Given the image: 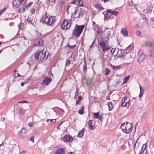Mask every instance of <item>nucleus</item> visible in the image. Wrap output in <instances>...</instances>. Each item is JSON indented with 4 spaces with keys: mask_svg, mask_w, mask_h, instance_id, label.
<instances>
[{
    "mask_svg": "<svg viewBox=\"0 0 154 154\" xmlns=\"http://www.w3.org/2000/svg\"><path fill=\"white\" fill-rule=\"evenodd\" d=\"M25 8L24 6L23 7L20 8L18 10L19 12L21 13L24 12L25 11Z\"/></svg>",
    "mask_w": 154,
    "mask_h": 154,
    "instance_id": "7c9ffc66",
    "label": "nucleus"
},
{
    "mask_svg": "<svg viewBox=\"0 0 154 154\" xmlns=\"http://www.w3.org/2000/svg\"><path fill=\"white\" fill-rule=\"evenodd\" d=\"M92 82V80L91 79H88V83H87V85H90Z\"/></svg>",
    "mask_w": 154,
    "mask_h": 154,
    "instance_id": "ea45409f",
    "label": "nucleus"
},
{
    "mask_svg": "<svg viewBox=\"0 0 154 154\" xmlns=\"http://www.w3.org/2000/svg\"><path fill=\"white\" fill-rule=\"evenodd\" d=\"M79 94V91L78 88H77L75 93V96H78Z\"/></svg>",
    "mask_w": 154,
    "mask_h": 154,
    "instance_id": "49530a36",
    "label": "nucleus"
},
{
    "mask_svg": "<svg viewBox=\"0 0 154 154\" xmlns=\"http://www.w3.org/2000/svg\"><path fill=\"white\" fill-rule=\"evenodd\" d=\"M94 117L95 119H97L99 118V113L98 112L94 113Z\"/></svg>",
    "mask_w": 154,
    "mask_h": 154,
    "instance_id": "cd10ccee",
    "label": "nucleus"
},
{
    "mask_svg": "<svg viewBox=\"0 0 154 154\" xmlns=\"http://www.w3.org/2000/svg\"><path fill=\"white\" fill-rule=\"evenodd\" d=\"M46 52H43V50H38L34 55L35 59L37 60L40 59V60L45 61L47 59L48 57V54L46 56Z\"/></svg>",
    "mask_w": 154,
    "mask_h": 154,
    "instance_id": "f257e3e1",
    "label": "nucleus"
},
{
    "mask_svg": "<svg viewBox=\"0 0 154 154\" xmlns=\"http://www.w3.org/2000/svg\"><path fill=\"white\" fill-rule=\"evenodd\" d=\"M130 77V76H126L124 78V79L123 80V84H125L127 82L128 80L129 79Z\"/></svg>",
    "mask_w": 154,
    "mask_h": 154,
    "instance_id": "bb28decb",
    "label": "nucleus"
},
{
    "mask_svg": "<svg viewBox=\"0 0 154 154\" xmlns=\"http://www.w3.org/2000/svg\"><path fill=\"white\" fill-rule=\"evenodd\" d=\"M78 13V14H77V15H76L77 17H76V18H79L80 17H82L83 15L84 14V12L82 9L81 8H80L79 7Z\"/></svg>",
    "mask_w": 154,
    "mask_h": 154,
    "instance_id": "f3484780",
    "label": "nucleus"
},
{
    "mask_svg": "<svg viewBox=\"0 0 154 154\" xmlns=\"http://www.w3.org/2000/svg\"><path fill=\"white\" fill-rule=\"evenodd\" d=\"M95 39H94L93 42H92V44L91 45V46H90V48H91L93 45L95 43Z\"/></svg>",
    "mask_w": 154,
    "mask_h": 154,
    "instance_id": "69168bd1",
    "label": "nucleus"
},
{
    "mask_svg": "<svg viewBox=\"0 0 154 154\" xmlns=\"http://www.w3.org/2000/svg\"><path fill=\"white\" fill-rule=\"evenodd\" d=\"M46 13H45V15H42L41 17L40 20V22L42 23H45L46 20H47V16H46Z\"/></svg>",
    "mask_w": 154,
    "mask_h": 154,
    "instance_id": "dca6fc26",
    "label": "nucleus"
},
{
    "mask_svg": "<svg viewBox=\"0 0 154 154\" xmlns=\"http://www.w3.org/2000/svg\"><path fill=\"white\" fill-rule=\"evenodd\" d=\"M79 7L78 6H77L76 7L74 8V9H75V11L72 13V15L71 17L72 18H73L74 19L77 18H76V17H77L76 14H77L78 13V11H79Z\"/></svg>",
    "mask_w": 154,
    "mask_h": 154,
    "instance_id": "4468645a",
    "label": "nucleus"
},
{
    "mask_svg": "<svg viewBox=\"0 0 154 154\" xmlns=\"http://www.w3.org/2000/svg\"><path fill=\"white\" fill-rule=\"evenodd\" d=\"M71 62L70 60H67L66 61V63H65V66L66 67L67 66H68V65H69Z\"/></svg>",
    "mask_w": 154,
    "mask_h": 154,
    "instance_id": "c9c22d12",
    "label": "nucleus"
},
{
    "mask_svg": "<svg viewBox=\"0 0 154 154\" xmlns=\"http://www.w3.org/2000/svg\"><path fill=\"white\" fill-rule=\"evenodd\" d=\"M84 132L85 131L84 128H83L81 131H79L78 133V135L77 136L78 137L80 138L82 137L84 134Z\"/></svg>",
    "mask_w": 154,
    "mask_h": 154,
    "instance_id": "6ab92c4d",
    "label": "nucleus"
},
{
    "mask_svg": "<svg viewBox=\"0 0 154 154\" xmlns=\"http://www.w3.org/2000/svg\"><path fill=\"white\" fill-rule=\"evenodd\" d=\"M18 103H28V102H27V101H26L23 100V101H21L19 102Z\"/></svg>",
    "mask_w": 154,
    "mask_h": 154,
    "instance_id": "864d4df0",
    "label": "nucleus"
},
{
    "mask_svg": "<svg viewBox=\"0 0 154 154\" xmlns=\"http://www.w3.org/2000/svg\"><path fill=\"white\" fill-rule=\"evenodd\" d=\"M116 49V48H112V49L111 52L112 54H113L115 52Z\"/></svg>",
    "mask_w": 154,
    "mask_h": 154,
    "instance_id": "3c124183",
    "label": "nucleus"
},
{
    "mask_svg": "<svg viewBox=\"0 0 154 154\" xmlns=\"http://www.w3.org/2000/svg\"><path fill=\"white\" fill-rule=\"evenodd\" d=\"M82 100V97L81 96H79L78 100Z\"/></svg>",
    "mask_w": 154,
    "mask_h": 154,
    "instance_id": "774afa93",
    "label": "nucleus"
},
{
    "mask_svg": "<svg viewBox=\"0 0 154 154\" xmlns=\"http://www.w3.org/2000/svg\"><path fill=\"white\" fill-rule=\"evenodd\" d=\"M13 5L14 7L16 8H18L22 4L18 0H15L12 2Z\"/></svg>",
    "mask_w": 154,
    "mask_h": 154,
    "instance_id": "2eb2a0df",
    "label": "nucleus"
},
{
    "mask_svg": "<svg viewBox=\"0 0 154 154\" xmlns=\"http://www.w3.org/2000/svg\"><path fill=\"white\" fill-rule=\"evenodd\" d=\"M55 17L50 16L49 17H47V20L45 22L47 25L50 26L55 21Z\"/></svg>",
    "mask_w": 154,
    "mask_h": 154,
    "instance_id": "6e6552de",
    "label": "nucleus"
},
{
    "mask_svg": "<svg viewBox=\"0 0 154 154\" xmlns=\"http://www.w3.org/2000/svg\"><path fill=\"white\" fill-rule=\"evenodd\" d=\"M122 66L119 65L118 66H116V69L117 70L118 69H119Z\"/></svg>",
    "mask_w": 154,
    "mask_h": 154,
    "instance_id": "052dcab7",
    "label": "nucleus"
},
{
    "mask_svg": "<svg viewBox=\"0 0 154 154\" xmlns=\"http://www.w3.org/2000/svg\"><path fill=\"white\" fill-rule=\"evenodd\" d=\"M49 121H50V123H51L52 122H53V123H54L56 122V119H48L47 120V122L48 123H49Z\"/></svg>",
    "mask_w": 154,
    "mask_h": 154,
    "instance_id": "72a5a7b5",
    "label": "nucleus"
},
{
    "mask_svg": "<svg viewBox=\"0 0 154 154\" xmlns=\"http://www.w3.org/2000/svg\"><path fill=\"white\" fill-rule=\"evenodd\" d=\"M110 48V47L108 46H105L104 47L103 49H102L103 51V52H104L105 51H106L109 50Z\"/></svg>",
    "mask_w": 154,
    "mask_h": 154,
    "instance_id": "c756f323",
    "label": "nucleus"
},
{
    "mask_svg": "<svg viewBox=\"0 0 154 154\" xmlns=\"http://www.w3.org/2000/svg\"><path fill=\"white\" fill-rule=\"evenodd\" d=\"M126 99H127V97L125 98V97H124L123 98L122 101V103H124L125 102Z\"/></svg>",
    "mask_w": 154,
    "mask_h": 154,
    "instance_id": "de8ad7c7",
    "label": "nucleus"
},
{
    "mask_svg": "<svg viewBox=\"0 0 154 154\" xmlns=\"http://www.w3.org/2000/svg\"><path fill=\"white\" fill-rule=\"evenodd\" d=\"M122 106L126 107L128 106L127 103L126 102L124 103H122Z\"/></svg>",
    "mask_w": 154,
    "mask_h": 154,
    "instance_id": "603ef678",
    "label": "nucleus"
},
{
    "mask_svg": "<svg viewBox=\"0 0 154 154\" xmlns=\"http://www.w3.org/2000/svg\"><path fill=\"white\" fill-rule=\"evenodd\" d=\"M20 114H23L24 113V112L23 111L22 109H19L18 110Z\"/></svg>",
    "mask_w": 154,
    "mask_h": 154,
    "instance_id": "09e8293b",
    "label": "nucleus"
},
{
    "mask_svg": "<svg viewBox=\"0 0 154 154\" xmlns=\"http://www.w3.org/2000/svg\"><path fill=\"white\" fill-rule=\"evenodd\" d=\"M55 154H65L64 150L62 148H59L56 151Z\"/></svg>",
    "mask_w": 154,
    "mask_h": 154,
    "instance_id": "a211bd4d",
    "label": "nucleus"
},
{
    "mask_svg": "<svg viewBox=\"0 0 154 154\" xmlns=\"http://www.w3.org/2000/svg\"><path fill=\"white\" fill-rule=\"evenodd\" d=\"M5 8H4L0 10V16L5 11Z\"/></svg>",
    "mask_w": 154,
    "mask_h": 154,
    "instance_id": "e433bc0d",
    "label": "nucleus"
},
{
    "mask_svg": "<svg viewBox=\"0 0 154 154\" xmlns=\"http://www.w3.org/2000/svg\"><path fill=\"white\" fill-rule=\"evenodd\" d=\"M121 32L124 36H128V32L125 29L122 28L121 30Z\"/></svg>",
    "mask_w": 154,
    "mask_h": 154,
    "instance_id": "aec40b11",
    "label": "nucleus"
},
{
    "mask_svg": "<svg viewBox=\"0 0 154 154\" xmlns=\"http://www.w3.org/2000/svg\"><path fill=\"white\" fill-rule=\"evenodd\" d=\"M145 59V56L143 51H140L137 57V60L139 63H141Z\"/></svg>",
    "mask_w": 154,
    "mask_h": 154,
    "instance_id": "423d86ee",
    "label": "nucleus"
},
{
    "mask_svg": "<svg viewBox=\"0 0 154 154\" xmlns=\"http://www.w3.org/2000/svg\"><path fill=\"white\" fill-rule=\"evenodd\" d=\"M146 114H147V112H144L143 114V115L142 116V118L143 119H145L146 118Z\"/></svg>",
    "mask_w": 154,
    "mask_h": 154,
    "instance_id": "a19ab883",
    "label": "nucleus"
},
{
    "mask_svg": "<svg viewBox=\"0 0 154 154\" xmlns=\"http://www.w3.org/2000/svg\"><path fill=\"white\" fill-rule=\"evenodd\" d=\"M148 43H149L146 42H145V45L146 46H148Z\"/></svg>",
    "mask_w": 154,
    "mask_h": 154,
    "instance_id": "0e129e2a",
    "label": "nucleus"
},
{
    "mask_svg": "<svg viewBox=\"0 0 154 154\" xmlns=\"http://www.w3.org/2000/svg\"><path fill=\"white\" fill-rule=\"evenodd\" d=\"M132 127V125L131 123L128 122H127L126 124L124 123L122 124L121 126V128L122 131L126 134H129L131 132Z\"/></svg>",
    "mask_w": 154,
    "mask_h": 154,
    "instance_id": "7ed1b4c3",
    "label": "nucleus"
},
{
    "mask_svg": "<svg viewBox=\"0 0 154 154\" xmlns=\"http://www.w3.org/2000/svg\"><path fill=\"white\" fill-rule=\"evenodd\" d=\"M32 3L33 2H31L30 3H28L26 5H25L24 6V7L25 8H27V9H28Z\"/></svg>",
    "mask_w": 154,
    "mask_h": 154,
    "instance_id": "2f4dec72",
    "label": "nucleus"
},
{
    "mask_svg": "<svg viewBox=\"0 0 154 154\" xmlns=\"http://www.w3.org/2000/svg\"><path fill=\"white\" fill-rule=\"evenodd\" d=\"M105 72H106L105 74L106 75H108L110 73V71L109 68H106L105 69Z\"/></svg>",
    "mask_w": 154,
    "mask_h": 154,
    "instance_id": "c85d7f7f",
    "label": "nucleus"
},
{
    "mask_svg": "<svg viewBox=\"0 0 154 154\" xmlns=\"http://www.w3.org/2000/svg\"><path fill=\"white\" fill-rule=\"evenodd\" d=\"M68 46H69V48L70 49H73L75 47V45L71 46L69 44H68Z\"/></svg>",
    "mask_w": 154,
    "mask_h": 154,
    "instance_id": "79ce46f5",
    "label": "nucleus"
},
{
    "mask_svg": "<svg viewBox=\"0 0 154 154\" xmlns=\"http://www.w3.org/2000/svg\"><path fill=\"white\" fill-rule=\"evenodd\" d=\"M116 50L117 53L116 55H118V57H122L123 59H127L128 58L126 57L130 56V53H125V55H124L125 51L121 49L117 48Z\"/></svg>",
    "mask_w": 154,
    "mask_h": 154,
    "instance_id": "20e7f679",
    "label": "nucleus"
},
{
    "mask_svg": "<svg viewBox=\"0 0 154 154\" xmlns=\"http://www.w3.org/2000/svg\"><path fill=\"white\" fill-rule=\"evenodd\" d=\"M71 20H64L61 25V28L62 29L66 30L69 29L71 25Z\"/></svg>",
    "mask_w": 154,
    "mask_h": 154,
    "instance_id": "39448f33",
    "label": "nucleus"
},
{
    "mask_svg": "<svg viewBox=\"0 0 154 154\" xmlns=\"http://www.w3.org/2000/svg\"><path fill=\"white\" fill-rule=\"evenodd\" d=\"M42 41V40H40L38 42H35V45H40V46L42 45L41 44H40V43Z\"/></svg>",
    "mask_w": 154,
    "mask_h": 154,
    "instance_id": "4c0bfd02",
    "label": "nucleus"
},
{
    "mask_svg": "<svg viewBox=\"0 0 154 154\" xmlns=\"http://www.w3.org/2000/svg\"><path fill=\"white\" fill-rule=\"evenodd\" d=\"M108 13H109L111 14L114 15L115 16L119 14V12L116 11H111L108 9L106 12H105L103 13L104 15H105V20H106L108 17H109V16L107 14Z\"/></svg>",
    "mask_w": 154,
    "mask_h": 154,
    "instance_id": "1a4fd4ad",
    "label": "nucleus"
},
{
    "mask_svg": "<svg viewBox=\"0 0 154 154\" xmlns=\"http://www.w3.org/2000/svg\"><path fill=\"white\" fill-rule=\"evenodd\" d=\"M78 6H83V1L82 0H77V4Z\"/></svg>",
    "mask_w": 154,
    "mask_h": 154,
    "instance_id": "4be33fe9",
    "label": "nucleus"
},
{
    "mask_svg": "<svg viewBox=\"0 0 154 154\" xmlns=\"http://www.w3.org/2000/svg\"><path fill=\"white\" fill-rule=\"evenodd\" d=\"M25 22L26 24H29L33 26L35 24V19L34 17H28L27 19H25Z\"/></svg>",
    "mask_w": 154,
    "mask_h": 154,
    "instance_id": "0eeeda50",
    "label": "nucleus"
},
{
    "mask_svg": "<svg viewBox=\"0 0 154 154\" xmlns=\"http://www.w3.org/2000/svg\"><path fill=\"white\" fill-rule=\"evenodd\" d=\"M144 91L143 90H141H141H140V93L139 95V97L140 98L142 96L143 94L144 93Z\"/></svg>",
    "mask_w": 154,
    "mask_h": 154,
    "instance_id": "473e14b6",
    "label": "nucleus"
},
{
    "mask_svg": "<svg viewBox=\"0 0 154 154\" xmlns=\"http://www.w3.org/2000/svg\"><path fill=\"white\" fill-rule=\"evenodd\" d=\"M28 125L30 127H32L33 126V124H32V123L31 122H29L28 123Z\"/></svg>",
    "mask_w": 154,
    "mask_h": 154,
    "instance_id": "bf43d9fd",
    "label": "nucleus"
},
{
    "mask_svg": "<svg viewBox=\"0 0 154 154\" xmlns=\"http://www.w3.org/2000/svg\"><path fill=\"white\" fill-rule=\"evenodd\" d=\"M77 0H74L72 1L71 3V4H74L75 5L77 4Z\"/></svg>",
    "mask_w": 154,
    "mask_h": 154,
    "instance_id": "5fc2aeb1",
    "label": "nucleus"
},
{
    "mask_svg": "<svg viewBox=\"0 0 154 154\" xmlns=\"http://www.w3.org/2000/svg\"><path fill=\"white\" fill-rule=\"evenodd\" d=\"M35 9L34 8H32L30 10V13L32 14H33L35 12Z\"/></svg>",
    "mask_w": 154,
    "mask_h": 154,
    "instance_id": "8fccbe9b",
    "label": "nucleus"
},
{
    "mask_svg": "<svg viewBox=\"0 0 154 154\" xmlns=\"http://www.w3.org/2000/svg\"><path fill=\"white\" fill-rule=\"evenodd\" d=\"M136 34L138 36H140L141 35V32L139 31H137L136 32Z\"/></svg>",
    "mask_w": 154,
    "mask_h": 154,
    "instance_id": "f704fd0d",
    "label": "nucleus"
},
{
    "mask_svg": "<svg viewBox=\"0 0 154 154\" xmlns=\"http://www.w3.org/2000/svg\"><path fill=\"white\" fill-rule=\"evenodd\" d=\"M107 105L109 107V111L111 110L112 109V102H110L107 103Z\"/></svg>",
    "mask_w": 154,
    "mask_h": 154,
    "instance_id": "b1692460",
    "label": "nucleus"
},
{
    "mask_svg": "<svg viewBox=\"0 0 154 154\" xmlns=\"http://www.w3.org/2000/svg\"><path fill=\"white\" fill-rule=\"evenodd\" d=\"M89 129L90 130H94L95 128V127L94 125H91L89 127Z\"/></svg>",
    "mask_w": 154,
    "mask_h": 154,
    "instance_id": "58836bf2",
    "label": "nucleus"
},
{
    "mask_svg": "<svg viewBox=\"0 0 154 154\" xmlns=\"http://www.w3.org/2000/svg\"><path fill=\"white\" fill-rule=\"evenodd\" d=\"M128 144L129 146V147H130L131 145V143H133V141L132 140H131L130 141H129L128 142Z\"/></svg>",
    "mask_w": 154,
    "mask_h": 154,
    "instance_id": "37998d69",
    "label": "nucleus"
},
{
    "mask_svg": "<svg viewBox=\"0 0 154 154\" xmlns=\"http://www.w3.org/2000/svg\"><path fill=\"white\" fill-rule=\"evenodd\" d=\"M13 74V76H14V78H16L17 77L16 73L15 72H14Z\"/></svg>",
    "mask_w": 154,
    "mask_h": 154,
    "instance_id": "680f3d73",
    "label": "nucleus"
},
{
    "mask_svg": "<svg viewBox=\"0 0 154 154\" xmlns=\"http://www.w3.org/2000/svg\"><path fill=\"white\" fill-rule=\"evenodd\" d=\"M84 107L83 106H82L79 110L78 112L79 114L82 115L84 113Z\"/></svg>",
    "mask_w": 154,
    "mask_h": 154,
    "instance_id": "a878e982",
    "label": "nucleus"
},
{
    "mask_svg": "<svg viewBox=\"0 0 154 154\" xmlns=\"http://www.w3.org/2000/svg\"><path fill=\"white\" fill-rule=\"evenodd\" d=\"M27 132V130L24 128H22L20 132L18 133V135L20 138H22L26 136Z\"/></svg>",
    "mask_w": 154,
    "mask_h": 154,
    "instance_id": "9b49d317",
    "label": "nucleus"
},
{
    "mask_svg": "<svg viewBox=\"0 0 154 154\" xmlns=\"http://www.w3.org/2000/svg\"><path fill=\"white\" fill-rule=\"evenodd\" d=\"M92 120H89L88 122V127L92 125Z\"/></svg>",
    "mask_w": 154,
    "mask_h": 154,
    "instance_id": "a18cd8bd",
    "label": "nucleus"
},
{
    "mask_svg": "<svg viewBox=\"0 0 154 154\" xmlns=\"http://www.w3.org/2000/svg\"><path fill=\"white\" fill-rule=\"evenodd\" d=\"M95 7L98 9H102V10L104 9L103 8L102 6L99 4H96L95 5Z\"/></svg>",
    "mask_w": 154,
    "mask_h": 154,
    "instance_id": "393cba45",
    "label": "nucleus"
},
{
    "mask_svg": "<svg viewBox=\"0 0 154 154\" xmlns=\"http://www.w3.org/2000/svg\"><path fill=\"white\" fill-rule=\"evenodd\" d=\"M34 137H31L30 139V140L32 142L34 143Z\"/></svg>",
    "mask_w": 154,
    "mask_h": 154,
    "instance_id": "e2e57ef3",
    "label": "nucleus"
},
{
    "mask_svg": "<svg viewBox=\"0 0 154 154\" xmlns=\"http://www.w3.org/2000/svg\"><path fill=\"white\" fill-rule=\"evenodd\" d=\"M73 140L72 137L66 135L64 136L63 138V140L65 142H69L70 141H72Z\"/></svg>",
    "mask_w": 154,
    "mask_h": 154,
    "instance_id": "ddd939ff",
    "label": "nucleus"
},
{
    "mask_svg": "<svg viewBox=\"0 0 154 154\" xmlns=\"http://www.w3.org/2000/svg\"><path fill=\"white\" fill-rule=\"evenodd\" d=\"M51 81V78H48V77H45L41 83V85L42 86H47L49 85Z\"/></svg>",
    "mask_w": 154,
    "mask_h": 154,
    "instance_id": "9d476101",
    "label": "nucleus"
},
{
    "mask_svg": "<svg viewBox=\"0 0 154 154\" xmlns=\"http://www.w3.org/2000/svg\"><path fill=\"white\" fill-rule=\"evenodd\" d=\"M147 146V143L143 144L141 147V149L140 151L139 154H146L147 151V149H146Z\"/></svg>",
    "mask_w": 154,
    "mask_h": 154,
    "instance_id": "f8f14e48",
    "label": "nucleus"
},
{
    "mask_svg": "<svg viewBox=\"0 0 154 154\" xmlns=\"http://www.w3.org/2000/svg\"><path fill=\"white\" fill-rule=\"evenodd\" d=\"M99 45L101 46L102 49L106 46V43L103 40H101L99 42Z\"/></svg>",
    "mask_w": 154,
    "mask_h": 154,
    "instance_id": "412c9836",
    "label": "nucleus"
},
{
    "mask_svg": "<svg viewBox=\"0 0 154 154\" xmlns=\"http://www.w3.org/2000/svg\"><path fill=\"white\" fill-rule=\"evenodd\" d=\"M153 45V44L152 42H149L148 47H150Z\"/></svg>",
    "mask_w": 154,
    "mask_h": 154,
    "instance_id": "13d9d810",
    "label": "nucleus"
},
{
    "mask_svg": "<svg viewBox=\"0 0 154 154\" xmlns=\"http://www.w3.org/2000/svg\"><path fill=\"white\" fill-rule=\"evenodd\" d=\"M142 18L143 20L145 19L146 20V21H145V22H147V18L145 16L143 17Z\"/></svg>",
    "mask_w": 154,
    "mask_h": 154,
    "instance_id": "338daca9",
    "label": "nucleus"
},
{
    "mask_svg": "<svg viewBox=\"0 0 154 154\" xmlns=\"http://www.w3.org/2000/svg\"><path fill=\"white\" fill-rule=\"evenodd\" d=\"M98 119L100 120L101 121H102V120L103 118H102V115H99V118H98Z\"/></svg>",
    "mask_w": 154,
    "mask_h": 154,
    "instance_id": "6e6d98bb",
    "label": "nucleus"
},
{
    "mask_svg": "<svg viewBox=\"0 0 154 154\" xmlns=\"http://www.w3.org/2000/svg\"><path fill=\"white\" fill-rule=\"evenodd\" d=\"M110 32V31H109V33L106 36V38L108 39H109V37L111 35V33Z\"/></svg>",
    "mask_w": 154,
    "mask_h": 154,
    "instance_id": "4d7b16f0",
    "label": "nucleus"
},
{
    "mask_svg": "<svg viewBox=\"0 0 154 154\" xmlns=\"http://www.w3.org/2000/svg\"><path fill=\"white\" fill-rule=\"evenodd\" d=\"M83 71L84 73H85L87 71V68L86 65V63L85 62L84 64L83 67Z\"/></svg>",
    "mask_w": 154,
    "mask_h": 154,
    "instance_id": "5701e85b",
    "label": "nucleus"
},
{
    "mask_svg": "<svg viewBox=\"0 0 154 154\" xmlns=\"http://www.w3.org/2000/svg\"><path fill=\"white\" fill-rule=\"evenodd\" d=\"M84 27V25L79 26L76 24L72 32V35L75 37L78 38L82 32Z\"/></svg>",
    "mask_w": 154,
    "mask_h": 154,
    "instance_id": "f03ea898",
    "label": "nucleus"
},
{
    "mask_svg": "<svg viewBox=\"0 0 154 154\" xmlns=\"http://www.w3.org/2000/svg\"><path fill=\"white\" fill-rule=\"evenodd\" d=\"M56 0H48V2H51V3H53L54 4H55Z\"/></svg>",
    "mask_w": 154,
    "mask_h": 154,
    "instance_id": "c03bdc74",
    "label": "nucleus"
}]
</instances>
